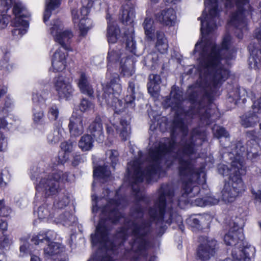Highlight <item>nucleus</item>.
I'll return each instance as SVG.
<instances>
[{
  "mask_svg": "<svg viewBox=\"0 0 261 261\" xmlns=\"http://www.w3.org/2000/svg\"><path fill=\"white\" fill-rule=\"evenodd\" d=\"M200 134L199 130L193 129L189 139L181 144V147L177 152V170L181 181V189L184 194H191V197L202 195V191L198 185L206 182V173L204 168H196L191 159H185L184 156H190L195 153V137Z\"/></svg>",
  "mask_w": 261,
  "mask_h": 261,
  "instance_id": "1",
  "label": "nucleus"
},
{
  "mask_svg": "<svg viewBox=\"0 0 261 261\" xmlns=\"http://www.w3.org/2000/svg\"><path fill=\"white\" fill-rule=\"evenodd\" d=\"M231 44V37L226 34L222 38L220 45L216 44L211 47L210 51L203 56L200 62L201 66L208 71L212 76L214 87L222 84L228 79L230 71L223 67L217 68L223 60L230 61L233 59V53L229 50Z\"/></svg>",
  "mask_w": 261,
  "mask_h": 261,
  "instance_id": "2",
  "label": "nucleus"
},
{
  "mask_svg": "<svg viewBox=\"0 0 261 261\" xmlns=\"http://www.w3.org/2000/svg\"><path fill=\"white\" fill-rule=\"evenodd\" d=\"M120 76L117 73H113L105 85L103 87L102 95H98L97 98L100 105H106L108 108L114 111V116L123 112L125 107L134 108L136 99V87L135 80L128 82L127 94L124 97V102L117 96H119L122 91Z\"/></svg>",
  "mask_w": 261,
  "mask_h": 261,
  "instance_id": "3",
  "label": "nucleus"
},
{
  "mask_svg": "<svg viewBox=\"0 0 261 261\" xmlns=\"http://www.w3.org/2000/svg\"><path fill=\"white\" fill-rule=\"evenodd\" d=\"M243 152L241 155L238 153L232 161L230 167L222 164L218 167L219 173L228 178L222 191V198L225 202H233L237 196L245 191V186L242 178L245 172L243 169Z\"/></svg>",
  "mask_w": 261,
  "mask_h": 261,
  "instance_id": "4",
  "label": "nucleus"
},
{
  "mask_svg": "<svg viewBox=\"0 0 261 261\" xmlns=\"http://www.w3.org/2000/svg\"><path fill=\"white\" fill-rule=\"evenodd\" d=\"M121 204L119 199L114 198H110L107 204L103 206L102 213L107 215L106 218H101L96 227L95 234H91V239L93 245L100 244L108 250L114 251L116 246L113 241L110 242L108 245L107 243L109 241L110 229L106 224L107 221H110L113 224H117L123 218L122 214L119 212L118 207Z\"/></svg>",
  "mask_w": 261,
  "mask_h": 261,
  "instance_id": "5",
  "label": "nucleus"
},
{
  "mask_svg": "<svg viewBox=\"0 0 261 261\" xmlns=\"http://www.w3.org/2000/svg\"><path fill=\"white\" fill-rule=\"evenodd\" d=\"M69 175L70 173L68 172H64L63 171L56 170L49 173L46 179H41L40 182L47 192H49V195H53L58 193L57 198L55 199L53 204L55 210L64 209L70 202L69 193L66 190L61 192L62 190L59 189L60 183L64 184L70 181Z\"/></svg>",
  "mask_w": 261,
  "mask_h": 261,
  "instance_id": "6",
  "label": "nucleus"
},
{
  "mask_svg": "<svg viewBox=\"0 0 261 261\" xmlns=\"http://www.w3.org/2000/svg\"><path fill=\"white\" fill-rule=\"evenodd\" d=\"M177 129H178L184 136H187L189 132L188 125L185 123L184 118L181 117L178 112L175 113L172 121L170 138H166L165 139L166 142H160L158 146L150 150V154L152 158L155 160L159 159L162 160L165 156L173 151L177 144L176 140Z\"/></svg>",
  "mask_w": 261,
  "mask_h": 261,
  "instance_id": "7",
  "label": "nucleus"
},
{
  "mask_svg": "<svg viewBox=\"0 0 261 261\" xmlns=\"http://www.w3.org/2000/svg\"><path fill=\"white\" fill-rule=\"evenodd\" d=\"M149 156L152 163L147 165L144 170H142L141 164L137 161L134 162L131 167V170L128 171L130 176V181L132 185L142 183L144 179L146 182L150 183L153 179V176L156 175L162 170L161 159L155 160L150 154Z\"/></svg>",
  "mask_w": 261,
  "mask_h": 261,
  "instance_id": "8",
  "label": "nucleus"
},
{
  "mask_svg": "<svg viewBox=\"0 0 261 261\" xmlns=\"http://www.w3.org/2000/svg\"><path fill=\"white\" fill-rule=\"evenodd\" d=\"M151 225V222L149 221L144 220L140 224L134 221L132 222V235L135 239L129 242V244L133 248L137 244L138 245L134 252L144 257L147 255V251L150 242L147 237L150 233Z\"/></svg>",
  "mask_w": 261,
  "mask_h": 261,
  "instance_id": "9",
  "label": "nucleus"
},
{
  "mask_svg": "<svg viewBox=\"0 0 261 261\" xmlns=\"http://www.w3.org/2000/svg\"><path fill=\"white\" fill-rule=\"evenodd\" d=\"M158 192L159 196L153 206L148 209L150 218L156 225L160 223L162 224L164 222L167 205L166 197H173L174 194L173 190L168 185H162Z\"/></svg>",
  "mask_w": 261,
  "mask_h": 261,
  "instance_id": "10",
  "label": "nucleus"
},
{
  "mask_svg": "<svg viewBox=\"0 0 261 261\" xmlns=\"http://www.w3.org/2000/svg\"><path fill=\"white\" fill-rule=\"evenodd\" d=\"M247 0H237L236 2V10L232 12L229 17L227 24L240 30V33L237 35L239 39L243 37V31L247 29L245 12L244 5Z\"/></svg>",
  "mask_w": 261,
  "mask_h": 261,
  "instance_id": "11",
  "label": "nucleus"
},
{
  "mask_svg": "<svg viewBox=\"0 0 261 261\" xmlns=\"http://www.w3.org/2000/svg\"><path fill=\"white\" fill-rule=\"evenodd\" d=\"M31 242L35 245L46 244L47 247L44 248V253L46 256H52L59 252L58 244L51 240L46 231H40L37 235L33 236Z\"/></svg>",
  "mask_w": 261,
  "mask_h": 261,
  "instance_id": "12",
  "label": "nucleus"
},
{
  "mask_svg": "<svg viewBox=\"0 0 261 261\" xmlns=\"http://www.w3.org/2000/svg\"><path fill=\"white\" fill-rule=\"evenodd\" d=\"M253 112H250L241 117V124L245 128L254 127L259 122V118L256 113L261 112V97L257 100L252 99Z\"/></svg>",
  "mask_w": 261,
  "mask_h": 261,
  "instance_id": "13",
  "label": "nucleus"
},
{
  "mask_svg": "<svg viewBox=\"0 0 261 261\" xmlns=\"http://www.w3.org/2000/svg\"><path fill=\"white\" fill-rule=\"evenodd\" d=\"M218 245L217 241L215 239H206V242L200 244L197 249V255L201 260H207L211 256L216 253V250Z\"/></svg>",
  "mask_w": 261,
  "mask_h": 261,
  "instance_id": "14",
  "label": "nucleus"
},
{
  "mask_svg": "<svg viewBox=\"0 0 261 261\" xmlns=\"http://www.w3.org/2000/svg\"><path fill=\"white\" fill-rule=\"evenodd\" d=\"M244 239V237L241 229L236 230L234 228H231L225 234L223 240L226 246L234 247L232 250H237L238 248L243 245Z\"/></svg>",
  "mask_w": 261,
  "mask_h": 261,
  "instance_id": "15",
  "label": "nucleus"
},
{
  "mask_svg": "<svg viewBox=\"0 0 261 261\" xmlns=\"http://www.w3.org/2000/svg\"><path fill=\"white\" fill-rule=\"evenodd\" d=\"M55 87L59 100L65 99L69 100L73 95L74 90L71 84L65 82L63 80H60V77L56 81Z\"/></svg>",
  "mask_w": 261,
  "mask_h": 261,
  "instance_id": "16",
  "label": "nucleus"
},
{
  "mask_svg": "<svg viewBox=\"0 0 261 261\" xmlns=\"http://www.w3.org/2000/svg\"><path fill=\"white\" fill-rule=\"evenodd\" d=\"M156 21L165 26H173L176 19V12L173 8H166L154 15Z\"/></svg>",
  "mask_w": 261,
  "mask_h": 261,
  "instance_id": "17",
  "label": "nucleus"
},
{
  "mask_svg": "<svg viewBox=\"0 0 261 261\" xmlns=\"http://www.w3.org/2000/svg\"><path fill=\"white\" fill-rule=\"evenodd\" d=\"M255 253V248L250 245L245 246L244 242L243 245L238 248L237 250H232L231 255L233 258L237 261H250Z\"/></svg>",
  "mask_w": 261,
  "mask_h": 261,
  "instance_id": "18",
  "label": "nucleus"
},
{
  "mask_svg": "<svg viewBox=\"0 0 261 261\" xmlns=\"http://www.w3.org/2000/svg\"><path fill=\"white\" fill-rule=\"evenodd\" d=\"M254 33L258 43H250L248 46V49L252 57L254 64H256L258 63H261V29H256Z\"/></svg>",
  "mask_w": 261,
  "mask_h": 261,
  "instance_id": "19",
  "label": "nucleus"
},
{
  "mask_svg": "<svg viewBox=\"0 0 261 261\" xmlns=\"http://www.w3.org/2000/svg\"><path fill=\"white\" fill-rule=\"evenodd\" d=\"M50 34L54 37L55 41L63 47L66 46L65 41L71 39L72 36V33L71 31L65 30L62 31V29L59 24H54L50 28Z\"/></svg>",
  "mask_w": 261,
  "mask_h": 261,
  "instance_id": "20",
  "label": "nucleus"
},
{
  "mask_svg": "<svg viewBox=\"0 0 261 261\" xmlns=\"http://www.w3.org/2000/svg\"><path fill=\"white\" fill-rule=\"evenodd\" d=\"M88 131L97 141H102L104 139L102 123L99 117H96L89 125Z\"/></svg>",
  "mask_w": 261,
  "mask_h": 261,
  "instance_id": "21",
  "label": "nucleus"
},
{
  "mask_svg": "<svg viewBox=\"0 0 261 261\" xmlns=\"http://www.w3.org/2000/svg\"><path fill=\"white\" fill-rule=\"evenodd\" d=\"M246 137L247 140L246 143L247 154L249 155L250 153L253 155L256 153V148L258 145L259 137L258 133L255 130H248L246 132Z\"/></svg>",
  "mask_w": 261,
  "mask_h": 261,
  "instance_id": "22",
  "label": "nucleus"
},
{
  "mask_svg": "<svg viewBox=\"0 0 261 261\" xmlns=\"http://www.w3.org/2000/svg\"><path fill=\"white\" fill-rule=\"evenodd\" d=\"M149 82L147 83L148 92L151 96L156 97L160 91L161 77L158 74H151L149 76Z\"/></svg>",
  "mask_w": 261,
  "mask_h": 261,
  "instance_id": "23",
  "label": "nucleus"
},
{
  "mask_svg": "<svg viewBox=\"0 0 261 261\" xmlns=\"http://www.w3.org/2000/svg\"><path fill=\"white\" fill-rule=\"evenodd\" d=\"M29 16L27 14H22L19 16L15 17L12 21L13 26L14 27H22L23 28L14 29L12 31L13 35L17 33L20 35H23L27 32V29L29 28V23L27 20L23 19L24 18H28Z\"/></svg>",
  "mask_w": 261,
  "mask_h": 261,
  "instance_id": "24",
  "label": "nucleus"
},
{
  "mask_svg": "<svg viewBox=\"0 0 261 261\" xmlns=\"http://www.w3.org/2000/svg\"><path fill=\"white\" fill-rule=\"evenodd\" d=\"M135 64L133 60L130 57H126L121 59L120 62V74L123 77H129L135 73Z\"/></svg>",
  "mask_w": 261,
  "mask_h": 261,
  "instance_id": "25",
  "label": "nucleus"
},
{
  "mask_svg": "<svg viewBox=\"0 0 261 261\" xmlns=\"http://www.w3.org/2000/svg\"><path fill=\"white\" fill-rule=\"evenodd\" d=\"M77 86L82 93L88 95L90 97H93L94 91L88 78L84 72H81L80 77L78 80Z\"/></svg>",
  "mask_w": 261,
  "mask_h": 261,
  "instance_id": "26",
  "label": "nucleus"
},
{
  "mask_svg": "<svg viewBox=\"0 0 261 261\" xmlns=\"http://www.w3.org/2000/svg\"><path fill=\"white\" fill-rule=\"evenodd\" d=\"M135 17V8L133 5L130 6L126 4L123 6L121 16L120 17L122 23L125 25H132L134 23Z\"/></svg>",
  "mask_w": 261,
  "mask_h": 261,
  "instance_id": "27",
  "label": "nucleus"
},
{
  "mask_svg": "<svg viewBox=\"0 0 261 261\" xmlns=\"http://www.w3.org/2000/svg\"><path fill=\"white\" fill-rule=\"evenodd\" d=\"M156 41L155 44V49L161 54H165L167 52L169 47L168 41L165 36V33L161 31H156L155 32Z\"/></svg>",
  "mask_w": 261,
  "mask_h": 261,
  "instance_id": "28",
  "label": "nucleus"
},
{
  "mask_svg": "<svg viewBox=\"0 0 261 261\" xmlns=\"http://www.w3.org/2000/svg\"><path fill=\"white\" fill-rule=\"evenodd\" d=\"M68 127L71 135L77 137L81 135L83 132V121L81 117H74L72 116L70 118Z\"/></svg>",
  "mask_w": 261,
  "mask_h": 261,
  "instance_id": "29",
  "label": "nucleus"
},
{
  "mask_svg": "<svg viewBox=\"0 0 261 261\" xmlns=\"http://www.w3.org/2000/svg\"><path fill=\"white\" fill-rule=\"evenodd\" d=\"M60 147L63 152H60L59 154V162L61 164H64L69 159V154L73 149V143L70 141H64L61 143Z\"/></svg>",
  "mask_w": 261,
  "mask_h": 261,
  "instance_id": "30",
  "label": "nucleus"
},
{
  "mask_svg": "<svg viewBox=\"0 0 261 261\" xmlns=\"http://www.w3.org/2000/svg\"><path fill=\"white\" fill-rule=\"evenodd\" d=\"M143 27L147 39L153 41L155 39V27L152 18L146 17L143 23Z\"/></svg>",
  "mask_w": 261,
  "mask_h": 261,
  "instance_id": "31",
  "label": "nucleus"
},
{
  "mask_svg": "<svg viewBox=\"0 0 261 261\" xmlns=\"http://www.w3.org/2000/svg\"><path fill=\"white\" fill-rule=\"evenodd\" d=\"M214 100V94L212 91L205 90L202 96L199 99V106L197 110L201 111L205 109L207 105L211 106Z\"/></svg>",
  "mask_w": 261,
  "mask_h": 261,
  "instance_id": "32",
  "label": "nucleus"
},
{
  "mask_svg": "<svg viewBox=\"0 0 261 261\" xmlns=\"http://www.w3.org/2000/svg\"><path fill=\"white\" fill-rule=\"evenodd\" d=\"M219 200L215 197L210 196V193L205 194V195L202 197L196 198L193 203L198 206L204 207L207 205H214L217 204Z\"/></svg>",
  "mask_w": 261,
  "mask_h": 261,
  "instance_id": "33",
  "label": "nucleus"
},
{
  "mask_svg": "<svg viewBox=\"0 0 261 261\" xmlns=\"http://www.w3.org/2000/svg\"><path fill=\"white\" fill-rule=\"evenodd\" d=\"M111 171L105 165H98L93 169V175L94 178H97L105 180H107L111 176Z\"/></svg>",
  "mask_w": 261,
  "mask_h": 261,
  "instance_id": "34",
  "label": "nucleus"
},
{
  "mask_svg": "<svg viewBox=\"0 0 261 261\" xmlns=\"http://www.w3.org/2000/svg\"><path fill=\"white\" fill-rule=\"evenodd\" d=\"M198 20L201 21V33L202 34L208 35L214 31L216 26V21L211 19L198 17Z\"/></svg>",
  "mask_w": 261,
  "mask_h": 261,
  "instance_id": "35",
  "label": "nucleus"
},
{
  "mask_svg": "<svg viewBox=\"0 0 261 261\" xmlns=\"http://www.w3.org/2000/svg\"><path fill=\"white\" fill-rule=\"evenodd\" d=\"M120 30L117 24L113 23L107 27L108 41L110 43H115L117 42Z\"/></svg>",
  "mask_w": 261,
  "mask_h": 261,
  "instance_id": "36",
  "label": "nucleus"
},
{
  "mask_svg": "<svg viewBox=\"0 0 261 261\" xmlns=\"http://www.w3.org/2000/svg\"><path fill=\"white\" fill-rule=\"evenodd\" d=\"M94 138L89 134H85L81 137L79 142V146L83 151H89L93 146Z\"/></svg>",
  "mask_w": 261,
  "mask_h": 261,
  "instance_id": "37",
  "label": "nucleus"
},
{
  "mask_svg": "<svg viewBox=\"0 0 261 261\" xmlns=\"http://www.w3.org/2000/svg\"><path fill=\"white\" fill-rule=\"evenodd\" d=\"M90 12V8L86 6H82L80 9V15L77 14V12L75 13L72 11V19L74 23L80 22V24H83V21L86 20L88 18V16Z\"/></svg>",
  "mask_w": 261,
  "mask_h": 261,
  "instance_id": "38",
  "label": "nucleus"
},
{
  "mask_svg": "<svg viewBox=\"0 0 261 261\" xmlns=\"http://www.w3.org/2000/svg\"><path fill=\"white\" fill-rule=\"evenodd\" d=\"M204 220V218L203 217H201L200 219L191 217L187 220V223L191 227L193 231L196 232L203 230L202 222Z\"/></svg>",
  "mask_w": 261,
  "mask_h": 261,
  "instance_id": "39",
  "label": "nucleus"
},
{
  "mask_svg": "<svg viewBox=\"0 0 261 261\" xmlns=\"http://www.w3.org/2000/svg\"><path fill=\"white\" fill-rule=\"evenodd\" d=\"M125 38L126 49L129 52L135 54L136 50V42L135 40L134 33L127 34L124 33Z\"/></svg>",
  "mask_w": 261,
  "mask_h": 261,
  "instance_id": "40",
  "label": "nucleus"
},
{
  "mask_svg": "<svg viewBox=\"0 0 261 261\" xmlns=\"http://www.w3.org/2000/svg\"><path fill=\"white\" fill-rule=\"evenodd\" d=\"M33 120L36 124H42L44 122V112L41 108L36 105L33 109Z\"/></svg>",
  "mask_w": 261,
  "mask_h": 261,
  "instance_id": "41",
  "label": "nucleus"
},
{
  "mask_svg": "<svg viewBox=\"0 0 261 261\" xmlns=\"http://www.w3.org/2000/svg\"><path fill=\"white\" fill-rule=\"evenodd\" d=\"M47 117L50 121H56L59 116V109L56 104L51 105L48 109Z\"/></svg>",
  "mask_w": 261,
  "mask_h": 261,
  "instance_id": "42",
  "label": "nucleus"
},
{
  "mask_svg": "<svg viewBox=\"0 0 261 261\" xmlns=\"http://www.w3.org/2000/svg\"><path fill=\"white\" fill-rule=\"evenodd\" d=\"M12 213V208L6 204L5 199H0V217L8 218Z\"/></svg>",
  "mask_w": 261,
  "mask_h": 261,
  "instance_id": "43",
  "label": "nucleus"
},
{
  "mask_svg": "<svg viewBox=\"0 0 261 261\" xmlns=\"http://www.w3.org/2000/svg\"><path fill=\"white\" fill-rule=\"evenodd\" d=\"M170 95L177 105H179L181 102L182 94L178 87L175 85L172 87Z\"/></svg>",
  "mask_w": 261,
  "mask_h": 261,
  "instance_id": "44",
  "label": "nucleus"
},
{
  "mask_svg": "<svg viewBox=\"0 0 261 261\" xmlns=\"http://www.w3.org/2000/svg\"><path fill=\"white\" fill-rule=\"evenodd\" d=\"M51 66L53 68V72H61L65 69L66 66V62L60 61L57 60V59H52Z\"/></svg>",
  "mask_w": 261,
  "mask_h": 261,
  "instance_id": "45",
  "label": "nucleus"
},
{
  "mask_svg": "<svg viewBox=\"0 0 261 261\" xmlns=\"http://www.w3.org/2000/svg\"><path fill=\"white\" fill-rule=\"evenodd\" d=\"M202 15H204V19H206V18L211 19L213 20H214V19L219 15V11L218 9V5L216 4L214 5L212 8L210 9L208 11V15L209 16H208V15L206 13L204 14V12H203Z\"/></svg>",
  "mask_w": 261,
  "mask_h": 261,
  "instance_id": "46",
  "label": "nucleus"
},
{
  "mask_svg": "<svg viewBox=\"0 0 261 261\" xmlns=\"http://www.w3.org/2000/svg\"><path fill=\"white\" fill-rule=\"evenodd\" d=\"M214 136L218 139H220L223 137L229 138V134L226 130L225 127L223 126H219L217 127L215 133H214Z\"/></svg>",
  "mask_w": 261,
  "mask_h": 261,
  "instance_id": "47",
  "label": "nucleus"
},
{
  "mask_svg": "<svg viewBox=\"0 0 261 261\" xmlns=\"http://www.w3.org/2000/svg\"><path fill=\"white\" fill-rule=\"evenodd\" d=\"M92 102L86 98H83L80 104V110L81 112H84L89 110L92 106Z\"/></svg>",
  "mask_w": 261,
  "mask_h": 261,
  "instance_id": "48",
  "label": "nucleus"
},
{
  "mask_svg": "<svg viewBox=\"0 0 261 261\" xmlns=\"http://www.w3.org/2000/svg\"><path fill=\"white\" fill-rule=\"evenodd\" d=\"M199 92L198 91H193L190 92L188 95V99L192 104H195L199 106Z\"/></svg>",
  "mask_w": 261,
  "mask_h": 261,
  "instance_id": "49",
  "label": "nucleus"
},
{
  "mask_svg": "<svg viewBox=\"0 0 261 261\" xmlns=\"http://www.w3.org/2000/svg\"><path fill=\"white\" fill-rule=\"evenodd\" d=\"M119 60V57L118 53L115 50H112L109 51L107 57V61L108 62V65L114 62H117Z\"/></svg>",
  "mask_w": 261,
  "mask_h": 261,
  "instance_id": "50",
  "label": "nucleus"
},
{
  "mask_svg": "<svg viewBox=\"0 0 261 261\" xmlns=\"http://www.w3.org/2000/svg\"><path fill=\"white\" fill-rule=\"evenodd\" d=\"M38 215L40 218L43 219L48 217H52V216L48 209L45 206H39L38 208Z\"/></svg>",
  "mask_w": 261,
  "mask_h": 261,
  "instance_id": "51",
  "label": "nucleus"
},
{
  "mask_svg": "<svg viewBox=\"0 0 261 261\" xmlns=\"http://www.w3.org/2000/svg\"><path fill=\"white\" fill-rule=\"evenodd\" d=\"M119 153L116 150H111L110 155V159L111 162V165L113 167H115L118 163L119 161Z\"/></svg>",
  "mask_w": 261,
  "mask_h": 261,
  "instance_id": "52",
  "label": "nucleus"
},
{
  "mask_svg": "<svg viewBox=\"0 0 261 261\" xmlns=\"http://www.w3.org/2000/svg\"><path fill=\"white\" fill-rule=\"evenodd\" d=\"M24 10V7L21 5L20 3H15L13 7L12 12L15 15V17L19 16L21 15V13Z\"/></svg>",
  "mask_w": 261,
  "mask_h": 261,
  "instance_id": "53",
  "label": "nucleus"
},
{
  "mask_svg": "<svg viewBox=\"0 0 261 261\" xmlns=\"http://www.w3.org/2000/svg\"><path fill=\"white\" fill-rule=\"evenodd\" d=\"M61 5V0H49L46 3V7L51 10H55L59 8Z\"/></svg>",
  "mask_w": 261,
  "mask_h": 261,
  "instance_id": "54",
  "label": "nucleus"
},
{
  "mask_svg": "<svg viewBox=\"0 0 261 261\" xmlns=\"http://www.w3.org/2000/svg\"><path fill=\"white\" fill-rule=\"evenodd\" d=\"M9 17L6 15H0V30L6 28L9 23Z\"/></svg>",
  "mask_w": 261,
  "mask_h": 261,
  "instance_id": "55",
  "label": "nucleus"
},
{
  "mask_svg": "<svg viewBox=\"0 0 261 261\" xmlns=\"http://www.w3.org/2000/svg\"><path fill=\"white\" fill-rule=\"evenodd\" d=\"M32 100L34 103L44 102L45 99L39 93H34L32 95Z\"/></svg>",
  "mask_w": 261,
  "mask_h": 261,
  "instance_id": "56",
  "label": "nucleus"
},
{
  "mask_svg": "<svg viewBox=\"0 0 261 261\" xmlns=\"http://www.w3.org/2000/svg\"><path fill=\"white\" fill-rule=\"evenodd\" d=\"M211 106H207L204 109H202L201 110H204V112L201 114L200 118L201 119L203 120H208L211 117V109L210 108V107Z\"/></svg>",
  "mask_w": 261,
  "mask_h": 261,
  "instance_id": "57",
  "label": "nucleus"
},
{
  "mask_svg": "<svg viewBox=\"0 0 261 261\" xmlns=\"http://www.w3.org/2000/svg\"><path fill=\"white\" fill-rule=\"evenodd\" d=\"M82 161V156L80 154L75 153L73 155V160L72 161V166L75 167L77 166Z\"/></svg>",
  "mask_w": 261,
  "mask_h": 261,
  "instance_id": "58",
  "label": "nucleus"
},
{
  "mask_svg": "<svg viewBox=\"0 0 261 261\" xmlns=\"http://www.w3.org/2000/svg\"><path fill=\"white\" fill-rule=\"evenodd\" d=\"M1 245L3 247H7L10 244V240L7 235L3 233V236L0 237Z\"/></svg>",
  "mask_w": 261,
  "mask_h": 261,
  "instance_id": "59",
  "label": "nucleus"
},
{
  "mask_svg": "<svg viewBox=\"0 0 261 261\" xmlns=\"http://www.w3.org/2000/svg\"><path fill=\"white\" fill-rule=\"evenodd\" d=\"M53 59H57V60H59L60 61L66 62L65 54L64 53L58 51V50H56V52L55 53L54 57Z\"/></svg>",
  "mask_w": 261,
  "mask_h": 261,
  "instance_id": "60",
  "label": "nucleus"
},
{
  "mask_svg": "<svg viewBox=\"0 0 261 261\" xmlns=\"http://www.w3.org/2000/svg\"><path fill=\"white\" fill-rule=\"evenodd\" d=\"M128 128H122L121 132L120 133V136L122 140L124 141H126L129 136L128 133Z\"/></svg>",
  "mask_w": 261,
  "mask_h": 261,
  "instance_id": "61",
  "label": "nucleus"
},
{
  "mask_svg": "<svg viewBox=\"0 0 261 261\" xmlns=\"http://www.w3.org/2000/svg\"><path fill=\"white\" fill-rule=\"evenodd\" d=\"M54 10H51L48 7L45 6V11L43 14V21L45 23L47 21L51 15V12Z\"/></svg>",
  "mask_w": 261,
  "mask_h": 261,
  "instance_id": "62",
  "label": "nucleus"
},
{
  "mask_svg": "<svg viewBox=\"0 0 261 261\" xmlns=\"http://www.w3.org/2000/svg\"><path fill=\"white\" fill-rule=\"evenodd\" d=\"M133 212L135 214H140L141 215V218L143 217L144 214L143 207L139 204H137L133 210Z\"/></svg>",
  "mask_w": 261,
  "mask_h": 261,
  "instance_id": "63",
  "label": "nucleus"
},
{
  "mask_svg": "<svg viewBox=\"0 0 261 261\" xmlns=\"http://www.w3.org/2000/svg\"><path fill=\"white\" fill-rule=\"evenodd\" d=\"M7 143L5 138L3 137V134L0 133V151H4L7 146Z\"/></svg>",
  "mask_w": 261,
  "mask_h": 261,
  "instance_id": "64",
  "label": "nucleus"
}]
</instances>
